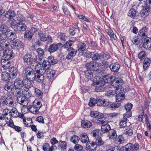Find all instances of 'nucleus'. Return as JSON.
I'll use <instances>...</instances> for the list:
<instances>
[{
    "label": "nucleus",
    "instance_id": "f257e3e1",
    "mask_svg": "<svg viewBox=\"0 0 151 151\" xmlns=\"http://www.w3.org/2000/svg\"><path fill=\"white\" fill-rule=\"evenodd\" d=\"M0 100L2 105L6 107H12L14 105V100L12 97L2 96H1Z\"/></svg>",
    "mask_w": 151,
    "mask_h": 151
},
{
    "label": "nucleus",
    "instance_id": "f03ea898",
    "mask_svg": "<svg viewBox=\"0 0 151 151\" xmlns=\"http://www.w3.org/2000/svg\"><path fill=\"white\" fill-rule=\"evenodd\" d=\"M41 64H37L36 65L35 67V70H38L40 73V71L46 70H49V68H50V61L47 60L44 61Z\"/></svg>",
    "mask_w": 151,
    "mask_h": 151
},
{
    "label": "nucleus",
    "instance_id": "7ed1b4c3",
    "mask_svg": "<svg viewBox=\"0 0 151 151\" xmlns=\"http://www.w3.org/2000/svg\"><path fill=\"white\" fill-rule=\"evenodd\" d=\"M93 84L96 87L95 89L96 92H98L102 91V87L104 84L103 82L102 81V79H100L99 77L97 76L96 80L93 81Z\"/></svg>",
    "mask_w": 151,
    "mask_h": 151
},
{
    "label": "nucleus",
    "instance_id": "20e7f679",
    "mask_svg": "<svg viewBox=\"0 0 151 151\" xmlns=\"http://www.w3.org/2000/svg\"><path fill=\"white\" fill-rule=\"evenodd\" d=\"M17 26L16 31L19 30L24 31L26 29L24 20L22 18H19L17 19Z\"/></svg>",
    "mask_w": 151,
    "mask_h": 151
},
{
    "label": "nucleus",
    "instance_id": "39448f33",
    "mask_svg": "<svg viewBox=\"0 0 151 151\" xmlns=\"http://www.w3.org/2000/svg\"><path fill=\"white\" fill-rule=\"evenodd\" d=\"M123 88H121V89H118L117 90L115 91L116 93V102H120L125 98V95L123 92Z\"/></svg>",
    "mask_w": 151,
    "mask_h": 151
},
{
    "label": "nucleus",
    "instance_id": "423d86ee",
    "mask_svg": "<svg viewBox=\"0 0 151 151\" xmlns=\"http://www.w3.org/2000/svg\"><path fill=\"white\" fill-rule=\"evenodd\" d=\"M39 71L40 73H41L42 74H44L45 77H47L49 79H53L55 75V71L51 69L47 70L46 71H42V70H41Z\"/></svg>",
    "mask_w": 151,
    "mask_h": 151
},
{
    "label": "nucleus",
    "instance_id": "0eeeda50",
    "mask_svg": "<svg viewBox=\"0 0 151 151\" xmlns=\"http://www.w3.org/2000/svg\"><path fill=\"white\" fill-rule=\"evenodd\" d=\"M10 44L11 47L14 49H18L23 47V43L18 40H16Z\"/></svg>",
    "mask_w": 151,
    "mask_h": 151
},
{
    "label": "nucleus",
    "instance_id": "6e6552de",
    "mask_svg": "<svg viewBox=\"0 0 151 151\" xmlns=\"http://www.w3.org/2000/svg\"><path fill=\"white\" fill-rule=\"evenodd\" d=\"M10 114L9 115V116H10V118H11V116L13 117H19L22 119L24 117V115L19 113L16 108L15 107H13L11 109Z\"/></svg>",
    "mask_w": 151,
    "mask_h": 151
},
{
    "label": "nucleus",
    "instance_id": "1a4fd4ad",
    "mask_svg": "<svg viewBox=\"0 0 151 151\" xmlns=\"http://www.w3.org/2000/svg\"><path fill=\"white\" fill-rule=\"evenodd\" d=\"M115 81H114L112 83V85L115 88V91L118 89L123 88L122 86V85L123 83V81L120 78H117L115 79Z\"/></svg>",
    "mask_w": 151,
    "mask_h": 151
},
{
    "label": "nucleus",
    "instance_id": "9d476101",
    "mask_svg": "<svg viewBox=\"0 0 151 151\" xmlns=\"http://www.w3.org/2000/svg\"><path fill=\"white\" fill-rule=\"evenodd\" d=\"M4 52L5 58L10 60L14 58V54L11 49L6 48Z\"/></svg>",
    "mask_w": 151,
    "mask_h": 151
},
{
    "label": "nucleus",
    "instance_id": "9b49d317",
    "mask_svg": "<svg viewBox=\"0 0 151 151\" xmlns=\"http://www.w3.org/2000/svg\"><path fill=\"white\" fill-rule=\"evenodd\" d=\"M62 45L61 43H59L57 44L53 43L49 47L48 51L50 53H53L56 51Z\"/></svg>",
    "mask_w": 151,
    "mask_h": 151
},
{
    "label": "nucleus",
    "instance_id": "f8f14e48",
    "mask_svg": "<svg viewBox=\"0 0 151 151\" xmlns=\"http://www.w3.org/2000/svg\"><path fill=\"white\" fill-rule=\"evenodd\" d=\"M101 79H103L104 83H112L115 80L114 76L110 74L105 75L103 76L102 78H100Z\"/></svg>",
    "mask_w": 151,
    "mask_h": 151
},
{
    "label": "nucleus",
    "instance_id": "ddd939ff",
    "mask_svg": "<svg viewBox=\"0 0 151 151\" xmlns=\"http://www.w3.org/2000/svg\"><path fill=\"white\" fill-rule=\"evenodd\" d=\"M36 74L33 77L32 80H35L36 81L39 82H42L44 78V74H42L41 73H40L38 70H36Z\"/></svg>",
    "mask_w": 151,
    "mask_h": 151
},
{
    "label": "nucleus",
    "instance_id": "4468645a",
    "mask_svg": "<svg viewBox=\"0 0 151 151\" xmlns=\"http://www.w3.org/2000/svg\"><path fill=\"white\" fill-rule=\"evenodd\" d=\"M25 73L27 77H29V78L32 79L33 78V77L36 74V73H35L34 70L29 67L26 68Z\"/></svg>",
    "mask_w": 151,
    "mask_h": 151
},
{
    "label": "nucleus",
    "instance_id": "2eb2a0df",
    "mask_svg": "<svg viewBox=\"0 0 151 151\" xmlns=\"http://www.w3.org/2000/svg\"><path fill=\"white\" fill-rule=\"evenodd\" d=\"M24 81L21 78H17L14 82V85L16 88L20 89L23 86Z\"/></svg>",
    "mask_w": 151,
    "mask_h": 151
},
{
    "label": "nucleus",
    "instance_id": "dca6fc26",
    "mask_svg": "<svg viewBox=\"0 0 151 151\" xmlns=\"http://www.w3.org/2000/svg\"><path fill=\"white\" fill-rule=\"evenodd\" d=\"M9 43L4 39L3 35L0 34V46L2 49H4L9 45Z\"/></svg>",
    "mask_w": 151,
    "mask_h": 151
},
{
    "label": "nucleus",
    "instance_id": "f3484780",
    "mask_svg": "<svg viewBox=\"0 0 151 151\" xmlns=\"http://www.w3.org/2000/svg\"><path fill=\"white\" fill-rule=\"evenodd\" d=\"M9 73L11 78L14 79L17 74V70L14 67H11L9 68Z\"/></svg>",
    "mask_w": 151,
    "mask_h": 151
},
{
    "label": "nucleus",
    "instance_id": "a211bd4d",
    "mask_svg": "<svg viewBox=\"0 0 151 151\" xmlns=\"http://www.w3.org/2000/svg\"><path fill=\"white\" fill-rule=\"evenodd\" d=\"M9 59L6 58L2 59L1 60V63L2 67L5 69H7L10 66V61Z\"/></svg>",
    "mask_w": 151,
    "mask_h": 151
},
{
    "label": "nucleus",
    "instance_id": "6ab92c4d",
    "mask_svg": "<svg viewBox=\"0 0 151 151\" xmlns=\"http://www.w3.org/2000/svg\"><path fill=\"white\" fill-rule=\"evenodd\" d=\"M97 104L99 106H107L109 105V102L105 100H102L101 98L99 97L97 98Z\"/></svg>",
    "mask_w": 151,
    "mask_h": 151
},
{
    "label": "nucleus",
    "instance_id": "aec40b11",
    "mask_svg": "<svg viewBox=\"0 0 151 151\" xmlns=\"http://www.w3.org/2000/svg\"><path fill=\"white\" fill-rule=\"evenodd\" d=\"M24 62L26 63H29L31 65H32V55L30 54H27L25 55L23 58Z\"/></svg>",
    "mask_w": 151,
    "mask_h": 151
},
{
    "label": "nucleus",
    "instance_id": "412c9836",
    "mask_svg": "<svg viewBox=\"0 0 151 151\" xmlns=\"http://www.w3.org/2000/svg\"><path fill=\"white\" fill-rule=\"evenodd\" d=\"M120 67V65L117 63H112L109 65V68L111 70L114 72H118Z\"/></svg>",
    "mask_w": 151,
    "mask_h": 151
},
{
    "label": "nucleus",
    "instance_id": "4be33fe9",
    "mask_svg": "<svg viewBox=\"0 0 151 151\" xmlns=\"http://www.w3.org/2000/svg\"><path fill=\"white\" fill-rule=\"evenodd\" d=\"M86 148L89 151H93L96 150L97 147L94 142L90 141L87 143Z\"/></svg>",
    "mask_w": 151,
    "mask_h": 151
},
{
    "label": "nucleus",
    "instance_id": "5701e85b",
    "mask_svg": "<svg viewBox=\"0 0 151 151\" xmlns=\"http://www.w3.org/2000/svg\"><path fill=\"white\" fill-rule=\"evenodd\" d=\"M90 115L92 117L99 119H101L104 117V115L103 114L96 111H91Z\"/></svg>",
    "mask_w": 151,
    "mask_h": 151
},
{
    "label": "nucleus",
    "instance_id": "b1692460",
    "mask_svg": "<svg viewBox=\"0 0 151 151\" xmlns=\"http://www.w3.org/2000/svg\"><path fill=\"white\" fill-rule=\"evenodd\" d=\"M16 16V13L12 10H8L5 13L4 15V17L8 19H12V17Z\"/></svg>",
    "mask_w": 151,
    "mask_h": 151
},
{
    "label": "nucleus",
    "instance_id": "393cba45",
    "mask_svg": "<svg viewBox=\"0 0 151 151\" xmlns=\"http://www.w3.org/2000/svg\"><path fill=\"white\" fill-rule=\"evenodd\" d=\"M68 51L70 52L67 55L66 58L68 60L71 59L74 56L76 55L77 51L73 48L70 49Z\"/></svg>",
    "mask_w": 151,
    "mask_h": 151
},
{
    "label": "nucleus",
    "instance_id": "a878e982",
    "mask_svg": "<svg viewBox=\"0 0 151 151\" xmlns=\"http://www.w3.org/2000/svg\"><path fill=\"white\" fill-rule=\"evenodd\" d=\"M108 137L109 138L111 139L116 138L117 137L116 131L114 129H111L108 132Z\"/></svg>",
    "mask_w": 151,
    "mask_h": 151
},
{
    "label": "nucleus",
    "instance_id": "bb28decb",
    "mask_svg": "<svg viewBox=\"0 0 151 151\" xmlns=\"http://www.w3.org/2000/svg\"><path fill=\"white\" fill-rule=\"evenodd\" d=\"M6 38L9 40L13 41L16 38V35L15 33L10 32L9 31L5 34Z\"/></svg>",
    "mask_w": 151,
    "mask_h": 151
},
{
    "label": "nucleus",
    "instance_id": "cd10ccee",
    "mask_svg": "<svg viewBox=\"0 0 151 151\" xmlns=\"http://www.w3.org/2000/svg\"><path fill=\"white\" fill-rule=\"evenodd\" d=\"M151 63V60L150 58H147L144 60L143 62V68L145 70L148 68Z\"/></svg>",
    "mask_w": 151,
    "mask_h": 151
},
{
    "label": "nucleus",
    "instance_id": "c85d7f7f",
    "mask_svg": "<svg viewBox=\"0 0 151 151\" xmlns=\"http://www.w3.org/2000/svg\"><path fill=\"white\" fill-rule=\"evenodd\" d=\"M82 127L84 128H89L92 126V124L90 121L87 120H82L81 122Z\"/></svg>",
    "mask_w": 151,
    "mask_h": 151
},
{
    "label": "nucleus",
    "instance_id": "c756f323",
    "mask_svg": "<svg viewBox=\"0 0 151 151\" xmlns=\"http://www.w3.org/2000/svg\"><path fill=\"white\" fill-rule=\"evenodd\" d=\"M22 91L23 95L25 97L29 98L32 95L31 91L28 88H24L22 89Z\"/></svg>",
    "mask_w": 151,
    "mask_h": 151
},
{
    "label": "nucleus",
    "instance_id": "7c9ffc66",
    "mask_svg": "<svg viewBox=\"0 0 151 151\" xmlns=\"http://www.w3.org/2000/svg\"><path fill=\"white\" fill-rule=\"evenodd\" d=\"M111 129L110 125L107 123L102 125L101 130L102 133L108 132Z\"/></svg>",
    "mask_w": 151,
    "mask_h": 151
},
{
    "label": "nucleus",
    "instance_id": "2f4dec72",
    "mask_svg": "<svg viewBox=\"0 0 151 151\" xmlns=\"http://www.w3.org/2000/svg\"><path fill=\"white\" fill-rule=\"evenodd\" d=\"M58 147L62 151H63L66 149L67 143L65 141L60 140L59 142Z\"/></svg>",
    "mask_w": 151,
    "mask_h": 151
},
{
    "label": "nucleus",
    "instance_id": "473e14b6",
    "mask_svg": "<svg viewBox=\"0 0 151 151\" xmlns=\"http://www.w3.org/2000/svg\"><path fill=\"white\" fill-rule=\"evenodd\" d=\"M80 137L81 141L83 143H87L88 142V138L86 133H84L81 134Z\"/></svg>",
    "mask_w": 151,
    "mask_h": 151
},
{
    "label": "nucleus",
    "instance_id": "72a5a7b5",
    "mask_svg": "<svg viewBox=\"0 0 151 151\" xmlns=\"http://www.w3.org/2000/svg\"><path fill=\"white\" fill-rule=\"evenodd\" d=\"M143 46L145 48L149 49L151 47V42L150 41L148 37L146 38L144 40Z\"/></svg>",
    "mask_w": 151,
    "mask_h": 151
},
{
    "label": "nucleus",
    "instance_id": "f704fd0d",
    "mask_svg": "<svg viewBox=\"0 0 151 151\" xmlns=\"http://www.w3.org/2000/svg\"><path fill=\"white\" fill-rule=\"evenodd\" d=\"M2 79L4 81L9 80L11 78L9 73L6 72H3L1 75Z\"/></svg>",
    "mask_w": 151,
    "mask_h": 151
},
{
    "label": "nucleus",
    "instance_id": "c9c22d12",
    "mask_svg": "<svg viewBox=\"0 0 151 151\" xmlns=\"http://www.w3.org/2000/svg\"><path fill=\"white\" fill-rule=\"evenodd\" d=\"M127 117H123L119 122V126L121 128H124L127 126Z\"/></svg>",
    "mask_w": 151,
    "mask_h": 151
},
{
    "label": "nucleus",
    "instance_id": "e433bc0d",
    "mask_svg": "<svg viewBox=\"0 0 151 151\" xmlns=\"http://www.w3.org/2000/svg\"><path fill=\"white\" fill-rule=\"evenodd\" d=\"M32 106L36 108L37 110H39L42 106V105L41 102L40 101H38L37 100H35L33 102Z\"/></svg>",
    "mask_w": 151,
    "mask_h": 151
},
{
    "label": "nucleus",
    "instance_id": "4c0bfd02",
    "mask_svg": "<svg viewBox=\"0 0 151 151\" xmlns=\"http://www.w3.org/2000/svg\"><path fill=\"white\" fill-rule=\"evenodd\" d=\"M101 60H107L109 59L111 56L110 54L108 52H102L101 53Z\"/></svg>",
    "mask_w": 151,
    "mask_h": 151
},
{
    "label": "nucleus",
    "instance_id": "58836bf2",
    "mask_svg": "<svg viewBox=\"0 0 151 151\" xmlns=\"http://www.w3.org/2000/svg\"><path fill=\"white\" fill-rule=\"evenodd\" d=\"M13 86L11 83H8L4 86V89L9 92H10L13 88Z\"/></svg>",
    "mask_w": 151,
    "mask_h": 151
},
{
    "label": "nucleus",
    "instance_id": "ea45409f",
    "mask_svg": "<svg viewBox=\"0 0 151 151\" xmlns=\"http://www.w3.org/2000/svg\"><path fill=\"white\" fill-rule=\"evenodd\" d=\"M9 27L7 25L5 24H0V31L2 33H6L9 32Z\"/></svg>",
    "mask_w": 151,
    "mask_h": 151
},
{
    "label": "nucleus",
    "instance_id": "a19ab883",
    "mask_svg": "<svg viewBox=\"0 0 151 151\" xmlns=\"http://www.w3.org/2000/svg\"><path fill=\"white\" fill-rule=\"evenodd\" d=\"M94 143L97 147L102 146L104 144V142L101 139V137H99L98 138L96 139Z\"/></svg>",
    "mask_w": 151,
    "mask_h": 151
},
{
    "label": "nucleus",
    "instance_id": "79ce46f5",
    "mask_svg": "<svg viewBox=\"0 0 151 151\" xmlns=\"http://www.w3.org/2000/svg\"><path fill=\"white\" fill-rule=\"evenodd\" d=\"M24 84L23 86H24V88H27L29 89V88L33 86V85L31 81L28 80L24 81Z\"/></svg>",
    "mask_w": 151,
    "mask_h": 151
},
{
    "label": "nucleus",
    "instance_id": "37998d69",
    "mask_svg": "<svg viewBox=\"0 0 151 151\" xmlns=\"http://www.w3.org/2000/svg\"><path fill=\"white\" fill-rule=\"evenodd\" d=\"M73 43V41L70 40L67 41L65 43V44H64V46L68 50H69L73 48L71 47Z\"/></svg>",
    "mask_w": 151,
    "mask_h": 151
},
{
    "label": "nucleus",
    "instance_id": "c03bdc74",
    "mask_svg": "<svg viewBox=\"0 0 151 151\" xmlns=\"http://www.w3.org/2000/svg\"><path fill=\"white\" fill-rule=\"evenodd\" d=\"M136 11L135 9H131L129 11L128 15L133 18H134L136 14Z\"/></svg>",
    "mask_w": 151,
    "mask_h": 151
},
{
    "label": "nucleus",
    "instance_id": "a18cd8bd",
    "mask_svg": "<svg viewBox=\"0 0 151 151\" xmlns=\"http://www.w3.org/2000/svg\"><path fill=\"white\" fill-rule=\"evenodd\" d=\"M149 12V9L147 7L143 8L141 12V16L143 17H145V16L148 15Z\"/></svg>",
    "mask_w": 151,
    "mask_h": 151
},
{
    "label": "nucleus",
    "instance_id": "49530a36",
    "mask_svg": "<svg viewBox=\"0 0 151 151\" xmlns=\"http://www.w3.org/2000/svg\"><path fill=\"white\" fill-rule=\"evenodd\" d=\"M28 109L31 113L34 114H37L38 113V110H37L36 108L32 105L28 106Z\"/></svg>",
    "mask_w": 151,
    "mask_h": 151
},
{
    "label": "nucleus",
    "instance_id": "de8ad7c7",
    "mask_svg": "<svg viewBox=\"0 0 151 151\" xmlns=\"http://www.w3.org/2000/svg\"><path fill=\"white\" fill-rule=\"evenodd\" d=\"M33 36V33L32 32L27 30L26 31L24 34V37L25 38L30 40Z\"/></svg>",
    "mask_w": 151,
    "mask_h": 151
},
{
    "label": "nucleus",
    "instance_id": "09e8293b",
    "mask_svg": "<svg viewBox=\"0 0 151 151\" xmlns=\"http://www.w3.org/2000/svg\"><path fill=\"white\" fill-rule=\"evenodd\" d=\"M86 45L85 43H80L78 46V50L79 51H83L85 50L86 48Z\"/></svg>",
    "mask_w": 151,
    "mask_h": 151
},
{
    "label": "nucleus",
    "instance_id": "8fccbe9b",
    "mask_svg": "<svg viewBox=\"0 0 151 151\" xmlns=\"http://www.w3.org/2000/svg\"><path fill=\"white\" fill-rule=\"evenodd\" d=\"M35 94L37 97L41 98L42 96L43 93L38 89L35 88Z\"/></svg>",
    "mask_w": 151,
    "mask_h": 151
},
{
    "label": "nucleus",
    "instance_id": "3c124183",
    "mask_svg": "<svg viewBox=\"0 0 151 151\" xmlns=\"http://www.w3.org/2000/svg\"><path fill=\"white\" fill-rule=\"evenodd\" d=\"M11 22L10 23L11 27L14 29L15 31H16V29L17 28V24H16V21L13 19H11Z\"/></svg>",
    "mask_w": 151,
    "mask_h": 151
},
{
    "label": "nucleus",
    "instance_id": "603ef678",
    "mask_svg": "<svg viewBox=\"0 0 151 151\" xmlns=\"http://www.w3.org/2000/svg\"><path fill=\"white\" fill-rule=\"evenodd\" d=\"M147 31V28L146 27H143L139 32V35L141 36H145Z\"/></svg>",
    "mask_w": 151,
    "mask_h": 151
},
{
    "label": "nucleus",
    "instance_id": "864d4df0",
    "mask_svg": "<svg viewBox=\"0 0 151 151\" xmlns=\"http://www.w3.org/2000/svg\"><path fill=\"white\" fill-rule=\"evenodd\" d=\"M85 75L88 79H91L93 77V75L91 70H87L85 73Z\"/></svg>",
    "mask_w": 151,
    "mask_h": 151
},
{
    "label": "nucleus",
    "instance_id": "5fc2aeb1",
    "mask_svg": "<svg viewBox=\"0 0 151 151\" xmlns=\"http://www.w3.org/2000/svg\"><path fill=\"white\" fill-rule=\"evenodd\" d=\"M101 68L106 69L108 67L109 68V62L107 61H103L101 63L99 64Z\"/></svg>",
    "mask_w": 151,
    "mask_h": 151
},
{
    "label": "nucleus",
    "instance_id": "6e6d98bb",
    "mask_svg": "<svg viewBox=\"0 0 151 151\" xmlns=\"http://www.w3.org/2000/svg\"><path fill=\"white\" fill-rule=\"evenodd\" d=\"M101 53L99 54L96 52H94V54H93V56L92 58L93 60H101Z\"/></svg>",
    "mask_w": 151,
    "mask_h": 151
},
{
    "label": "nucleus",
    "instance_id": "4d7b16f0",
    "mask_svg": "<svg viewBox=\"0 0 151 151\" xmlns=\"http://www.w3.org/2000/svg\"><path fill=\"white\" fill-rule=\"evenodd\" d=\"M80 139L78 137L74 135L71 137L70 140L73 143L76 144L78 142Z\"/></svg>",
    "mask_w": 151,
    "mask_h": 151
},
{
    "label": "nucleus",
    "instance_id": "13d9d810",
    "mask_svg": "<svg viewBox=\"0 0 151 151\" xmlns=\"http://www.w3.org/2000/svg\"><path fill=\"white\" fill-rule=\"evenodd\" d=\"M146 56V54L145 51H142L140 52L138 54V57L140 60H143L144 59Z\"/></svg>",
    "mask_w": 151,
    "mask_h": 151
},
{
    "label": "nucleus",
    "instance_id": "bf43d9fd",
    "mask_svg": "<svg viewBox=\"0 0 151 151\" xmlns=\"http://www.w3.org/2000/svg\"><path fill=\"white\" fill-rule=\"evenodd\" d=\"M40 39L42 41H46L47 40V36L43 34L42 32H40L39 34Z\"/></svg>",
    "mask_w": 151,
    "mask_h": 151
},
{
    "label": "nucleus",
    "instance_id": "052dcab7",
    "mask_svg": "<svg viewBox=\"0 0 151 151\" xmlns=\"http://www.w3.org/2000/svg\"><path fill=\"white\" fill-rule=\"evenodd\" d=\"M131 40L134 44L137 45L140 43L139 40L137 37L134 36L132 37Z\"/></svg>",
    "mask_w": 151,
    "mask_h": 151
},
{
    "label": "nucleus",
    "instance_id": "680f3d73",
    "mask_svg": "<svg viewBox=\"0 0 151 151\" xmlns=\"http://www.w3.org/2000/svg\"><path fill=\"white\" fill-rule=\"evenodd\" d=\"M52 147H49V144H46L43 145V150L45 151H52Z\"/></svg>",
    "mask_w": 151,
    "mask_h": 151
},
{
    "label": "nucleus",
    "instance_id": "e2e57ef3",
    "mask_svg": "<svg viewBox=\"0 0 151 151\" xmlns=\"http://www.w3.org/2000/svg\"><path fill=\"white\" fill-rule=\"evenodd\" d=\"M96 104H97V99L96 100L93 98H91L88 104L91 107H92L94 106Z\"/></svg>",
    "mask_w": 151,
    "mask_h": 151
},
{
    "label": "nucleus",
    "instance_id": "0e129e2a",
    "mask_svg": "<svg viewBox=\"0 0 151 151\" xmlns=\"http://www.w3.org/2000/svg\"><path fill=\"white\" fill-rule=\"evenodd\" d=\"M99 130H96L93 131L92 132L93 137H95L96 139L98 138L99 137H101L100 135H99Z\"/></svg>",
    "mask_w": 151,
    "mask_h": 151
},
{
    "label": "nucleus",
    "instance_id": "69168bd1",
    "mask_svg": "<svg viewBox=\"0 0 151 151\" xmlns=\"http://www.w3.org/2000/svg\"><path fill=\"white\" fill-rule=\"evenodd\" d=\"M36 60H37V62L38 63V64H41L44 61L43 60V57L42 55H37Z\"/></svg>",
    "mask_w": 151,
    "mask_h": 151
},
{
    "label": "nucleus",
    "instance_id": "338daca9",
    "mask_svg": "<svg viewBox=\"0 0 151 151\" xmlns=\"http://www.w3.org/2000/svg\"><path fill=\"white\" fill-rule=\"evenodd\" d=\"M27 99V97L25 96H22L20 97H19L18 99H17V102L21 105H22V103H24V100Z\"/></svg>",
    "mask_w": 151,
    "mask_h": 151
},
{
    "label": "nucleus",
    "instance_id": "774afa93",
    "mask_svg": "<svg viewBox=\"0 0 151 151\" xmlns=\"http://www.w3.org/2000/svg\"><path fill=\"white\" fill-rule=\"evenodd\" d=\"M98 64L95 61H93L91 70L96 71L98 69Z\"/></svg>",
    "mask_w": 151,
    "mask_h": 151
}]
</instances>
